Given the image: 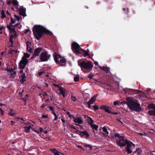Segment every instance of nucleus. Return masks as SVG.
<instances>
[{"label":"nucleus","instance_id":"f257e3e1","mask_svg":"<svg viewBox=\"0 0 155 155\" xmlns=\"http://www.w3.org/2000/svg\"><path fill=\"white\" fill-rule=\"evenodd\" d=\"M34 36L36 39L39 40L42 37L44 33L53 35V33L43 26L41 25H35L32 30Z\"/></svg>","mask_w":155,"mask_h":155},{"label":"nucleus","instance_id":"f03ea898","mask_svg":"<svg viewBox=\"0 0 155 155\" xmlns=\"http://www.w3.org/2000/svg\"><path fill=\"white\" fill-rule=\"evenodd\" d=\"M116 142L117 145L120 147L126 145V151L128 154L131 153H132L131 148H132V146L134 147L135 145L132 142L128 140L124 136L121 137L120 139H116Z\"/></svg>","mask_w":155,"mask_h":155},{"label":"nucleus","instance_id":"7ed1b4c3","mask_svg":"<svg viewBox=\"0 0 155 155\" xmlns=\"http://www.w3.org/2000/svg\"><path fill=\"white\" fill-rule=\"evenodd\" d=\"M78 65L81 67L82 70L84 73L89 72L93 67L92 64L90 62H86L84 61H78Z\"/></svg>","mask_w":155,"mask_h":155},{"label":"nucleus","instance_id":"20e7f679","mask_svg":"<svg viewBox=\"0 0 155 155\" xmlns=\"http://www.w3.org/2000/svg\"><path fill=\"white\" fill-rule=\"evenodd\" d=\"M53 55L55 62L60 66H63L66 64V61L65 59L60 55L54 52Z\"/></svg>","mask_w":155,"mask_h":155},{"label":"nucleus","instance_id":"39448f33","mask_svg":"<svg viewBox=\"0 0 155 155\" xmlns=\"http://www.w3.org/2000/svg\"><path fill=\"white\" fill-rule=\"evenodd\" d=\"M128 105L129 109L131 110L139 112L141 110L140 104L135 102L132 99Z\"/></svg>","mask_w":155,"mask_h":155},{"label":"nucleus","instance_id":"423d86ee","mask_svg":"<svg viewBox=\"0 0 155 155\" xmlns=\"http://www.w3.org/2000/svg\"><path fill=\"white\" fill-rule=\"evenodd\" d=\"M84 118L87 121L88 124L91 126L92 128L94 133L95 134L96 133H97V125L93 124L94 121L91 117L86 115L84 116Z\"/></svg>","mask_w":155,"mask_h":155},{"label":"nucleus","instance_id":"0eeeda50","mask_svg":"<svg viewBox=\"0 0 155 155\" xmlns=\"http://www.w3.org/2000/svg\"><path fill=\"white\" fill-rule=\"evenodd\" d=\"M51 55L48 54L47 51H42L39 56L40 59L41 61L45 62L48 61L50 58Z\"/></svg>","mask_w":155,"mask_h":155},{"label":"nucleus","instance_id":"6e6552de","mask_svg":"<svg viewBox=\"0 0 155 155\" xmlns=\"http://www.w3.org/2000/svg\"><path fill=\"white\" fill-rule=\"evenodd\" d=\"M80 46L77 43L74 42L71 44V49L75 53L77 54L82 53L81 51Z\"/></svg>","mask_w":155,"mask_h":155},{"label":"nucleus","instance_id":"1a4fd4ad","mask_svg":"<svg viewBox=\"0 0 155 155\" xmlns=\"http://www.w3.org/2000/svg\"><path fill=\"white\" fill-rule=\"evenodd\" d=\"M99 109L104 110L105 112L108 114H111L112 113V112L110 111L112 109L111 107L106 105H102L99 108L97 106V110Z\"/></svg>","mask_w":155,"mask_h":155},{"label":"nucleus","instance_id":"9d476101","mask_svg":"<svg viewBox=\"0 0 155 155\" xmlns=\"http://www.w3.org/2000/svg\"><path fill=\"white\" fill-rule=\"evenodd\" d=\"M28 62L27 59L24 58L20 61L19 64V68L21 69H24Z\"/></svg>","mask_w":155,"mask_h":155},{"label":"nucleus","instance_id":"9b49d317","mask_svg":"<svg viewBox=\"0 0 155 155\" xmlns=\"http://www.w3.org/2000/svg\"><path fill=\"white\" fill-rule=\"evenodd\" d=\"M43 50L42 48L41 47H38L35 48L34 51V53L33 54L32 58H35L37 56L39 55L40 52Z\"/></svg>","mask_w":155,"mask_h":155},{"label":"nucleus","instance_id":"f8f14e48","mask_svg":"<svg viewBox=\"0 0 155 155\" xmlns=\"http://www.w3.org/2000/svg\"><path fill=\"white\" fill-rule=\"evenodd\" d=\"M102 130L104 133L101 132L100 134L102 137L105 138L108 135L109 132L107 131V129L105 126H104L102 128Z\"/></svg>","mask_w":155,"mask_h":155},{"label":"nucleus","instance_id":"ddd939ff","mask_svg":"<svg viewBox=\"0 0 155 155\" xmlns=\"http://www.w3.org/2000/svg\"><path fill=\"white\" fill-rule=\"evenodd\" d=\"M26 9L25 8L21 6L20 7L19 10V13L20 15L25 17L26 16Z\"/></svg>","mask_w":155,"mask_h":155},{"label":"nucleus","instance_id":"4468645a","mask_svg":"<svg viewBox=\"0 0 155 155\" xmlns=\"http://www.w3.org/2000/svg\"><path fill=\"white\" fill-rule=\"evenodd\" d=\"M80 49L81 50V51L82 53H79V55H80V56H83L84 57L89 56V51L88 50H87V51H85L82 48H81Z\"/></svg>","mask_w":155,"mask_h":155},{"label":"nucleus","instance_id":"2eb2a0df","mask_svg":"<svg viewBox=\"0 0 155 155\" xmlns=\"http://www.w3.org/2000/svg\"><path fill=\"white\" fill-rule=\"evenodd\" d=\"M58 90L60 91V94L62 95L64 97L66 96L67 94V90L65 88L61 87Z\"/></svg>","mask_w":155,"mask_h":155},{"label":"nucleus","instance_id":"dca6fc26","mask_svg":"<svg viewBox=\"0 0 155 155\" xmlns=\"http://www.w3.org/2000/svg\"><path fill=\"white\" fill-rule=\"evenodd\" d=\"M80 135L81 137H84L86 139H88L90 137V135L86 131L81 132V133L80 134Z\"/></svg>","mask_w":155,"mask_h":155},{"label":"nucleus","instance_id":"f3484780","mask_svg":"<svg viewBox=\"0 0 155 155\" xmlns=\"http://www.w3.org/2000/svg\"><path fill=\"white\" fill-rule=\"evenodd\" d=\"M26 43L27 45L26 50H27V51H28V52L31 53L32 52L33 50L31 48V42H29V41H28L26 42Z\"/></svg>","mask_w":155,"mask_h":155},{"label":"nucleus","instance_id":"a211bd4d","mask_svg":"<svg viewBox=\"0 0 155 155\" xmlns=\"http://www.w3.org/2000/svg\"><path fill=\"white\" fill-rule=\"evenodd\" d=\"M26 77L25 76V74H21V76L19 77L20 81L21 82V84L24 83V82L26 81Z\"/></svg>","mask_w":155,"mask_h":155},{"label":"nucleus","instance_id":"6ab92c4d","mask_svg":"<svg viewBox=\"0 0 155 155\" xmlns=\"http://www.w3.org/2000/svg\"><path fill=\"white\" fill-rule=\"evenodd\" d=\"M74 121L76 123H78V124H82L83 123V121L81 120V117H77L74 119Z\"/></svg>","mask_w":155,"mask_h":155},{"label":"nucleus","instance_id":"aec40b11","mask_svg":"<svg viewBox=\"0 0 155 155\" xmlns=\"http://www.w3.org/2000/svg\"><path fill=\"white\" fill-rule=\"evenodd\" d=\"M97 96V94L95 95L93 97H92L90 100L88 102H87V104H93L94 102L95 101L96 99V96Z\"/></svg>","mask_w":155,"mask_h":155},{"label":"nucleus","instance_id":"412c9836","mask_svg":"<svg viewBox=\"0 0 155 155\" xmlns=\"http://www.w3.org/2000/svg\"><path fill=\"white\" fill-rule=\"evenodd\" d=\"M7 72H10V73H11V76L12 77H13L14 76H15L14 75H15L16 72L14 71L12 68L10 69H8L7 70Z\"/></svg>","mask_w":155,"mask_h":155},{"label":"nucleus","instance_id":"4be33fe9","mask_svg":"<svg viewBox=\"0 0 155 155\" xmlns=\"http://www.w3.org/2000/svg\"><path fill=\"white\" fill-rule=\"evenodd\" d=\"M8 30L10 31V32L11 33H16L15 29L14 28H12V26H9V25H7L6 26Z\"/></svg>","mask_w":155,"mask_h":155},{"label":"nucleus","instance_id":"5701e85b","mask_svg":"<svg viewBox=\"0 0 155 155\" xmlns=\"http://www.w3.org/2000/svg\"><path fill=\"white\" fill-rule=\"evenodd\" d=\"M127 101H124L122 102V103L124 104H127V107H128L129 104L130 103L131 99L130 97H128L126 99Z\"/></svg>","mask_w":155,"mask_h":155},{"label":"nucleus","instance_id":"b1692460","mask_svg":"<svg viewBox=\"0 0 155 155\" xmlns=\"http://www.w3.org/2000/svg\"><path fill=\"white\" fill-rule=\"evenodd\" d=\"M97 66L99 67L101 69V70H103V71H106L107 72H108L110 70V68L109 67H105L104 66H103L102 67H101L100 65H99L98 64V63L97 62Z\"/></svg>","mask_w":155,"mask_h":155},{"label":"nucleus","instance_id":"393cba45","mask_svg":"<svg viewBox=\"0 0 155 155\" xmlns=\"http://www.w3.org/2000/svg\"><path fill=\"white\" fill-rule=\"evenodd\" d=\"M25 131L26 133H29L30 132V129L31 128V126L29 125L27 127L25 126L24 127Z\"/></svg>","mask_w":155,"mask_h":155},{"label":"nucleus","instance_id":"a878e982","mask_svg":"<svg viewBox=\"0 0 155 155\" xmlns=\"http://www.w3.org/2000/svg\"><path fill=\"white\" fill-rule=\"evenodd\" d=\"M154 110H150L148 111V114L150 116H155V109Z\"/></svg>","mask_w":155,"mask_h":155},{"label":"nucleus","instance_id":"bb28decb","mask_svg":"<svg viewBox=\"0 0 155 155\" xmlns=\"http://www.w3.org/2000/svg\"><path fill=\"white\" fill-rule=\"evenodd\" d=\"M55 155H58V154L60 153L59 151L55 149H53L51 150Z\"/></svg>","mask_w":155,"mask_h":155},{"label":"nucleus","instance_id":"cd10ccee","mask_svg":"<svg viewBox=\"0 0 155 155\" xmlns=\"http://www.w3.org/2000/svg\"><path fill=\"white\" fill-rule=\"evenodd\" d=\"M12 3L15 6H18V3L17 0H13L12 1Z\"/></svg>","mask_w":155,"mask_h":155},{"label":"nucleus","instance_id":"c85d7f7f","mask_svg":"<svg viewBox=\"0 0 155 155\" xmlns=\"http://www.w3.org/2000/svg\"><path fill=\"white\" fill-rule=\"evenodd\" d=\"M30 54L28 53H25L24 54V56L22 58V59H23V58H24L26 59H27V58H28L30 57Z\"/></svg>","mask_w":155,"mask_h":155},{"label":"nucleus","instance_id":"c756f323","mask_svg":"<svg viewBox=\"0 0 155 155\" xmlns=\"http://www.w3.org/2000/svg\"><path fill=\"white\" fill-rule=\"evenodd\" d=\"M106 78H105V77H104L101 78V80L99 81H97V82H100L102 83L105 84L106 82Z\"/></svg>","mask_w":155,"mask_h":155},{"label":"nucleus","instance_id":"7c9ffc66","mask_svg":"<svg viewBox=\"0 0 155 155\" xmlns=\"http://www.w3.org/2000/svg\"><path fill=\"white\" fill-rule=\"evenodd\" d=\"M15 23V21L14 20L13 18L11 17V23L10 24V25H9V26H12V27H13V25H12Z\"/></svg>","mask_w":155,"mask_h":155},{"label":"nucleus","instance_id":"2f4dec72","mask_svg":"<svg viewBox=\"0 0 155 155\" xmlns=\"http://www.w3.org/2000/svg\"><path fill=\"white\" fill-rule=\"evenodd\" d=\"M114 136L115 137H118V139H120L122 137H123L124 136H121L120 135V134L118 133H116L114 134Z\"/></svg>","mask_w":155,"mask_h":155},{"label":"nucleus","instance_id":"473e14b6","mask_svg":"<svg viewBox=\"0 0 155 155\" xmlns=\"http://www.w3.org/2000/svg\"><path fill=\"white\" fill-rule=\"evenodd\" d=\"M14 16L16 18L18 21H19L20 20H22V18L21 17L18 16L16 15H14Z\"/></svg>","mask_w":155,"mask_h":155},{"label":"nucleus","instance_id":"72a5a7b5","mask_svg":"<svg viewBox=\"0 0 155 155\" xmlns=\"http://www.w3.org/2000/svg\"><path fill=\"white\" fill-rule=\"evenodd\" d=\"M1 18H3L5 17V15L4 13V10H2L1 12Z\"/></svg>","mask_w":155,"mask_h":155},{"label":"nucleus","instance_id":"f704fd0d","mask_svg":"<svg viewBox=\"0 0 155 155\" xmlns=\"http://www.w3.org/2000/svg\"><path fill=\"white\" fill-rule=\"evenodd\" d=\"M80 79L79 76V75H78L74 77V81L75 82H77Z\"/></svg>","mask_w":155,"mask_h":155},{"label":"nucleus","instance_id":"c9c22d12","mask_svg":"<svg viewBox=\"0 0 155 155\" xmlns=\"http://www.w3.org/2000/svg\"><path fill=\"white\" fill-rule=\"evenodd\" d=\"M16 114L15 113H12V112H9L8 113V116H13L14 115H15Z\"/></svg>","mask_w":155,"mask_h":155},{"label":"nucleus","instance_id":"e433bc0d","mask_svg":"<svg viewBox=\"0 0 155 155\" xmlns=\"http://www.w3.org/2000/svg\"><path fill=\"white\" fill-rule=\"evenodd\" d=\"M13 39H12L11 38L9 39V42L11 43V45H10V47H12V45L13 44Z\"/></svg>","mask_w":155,"mask_h":155},{"label":"nucleus","instance_id":"4c0bfd02","mask_svg":"<svg viewBox=\"0 0 155 155\" xmlns=\"http://www.w3.org/2000/svg\"><path fill=\"white\" fill-rule=\"evenodd\" d=\"M120 102H118V101H114V104L115 105H120V104H119Z\"/></svg>","mask_w":155,"mask_h":155},{"label":"nucleus","instance_id":"58836bf2","mask_svg":"<svg viewBox=\"0 0 155 155\" xmlns=\"http://www.w3.org/2000/svg\"><path fill=\"white\" fill-rule=\"evenodd\" d=\"M71 98L72 100L74 101H75L76 100V99L75 97L72 96L71 97Z\"/></svg>","mask_w":155,"mask_h":155},{"label":"nucleus","instance_id":"ea45409f","mask_svg":"<svg viewBox=\"0 0 155 155\" xmlns=\"http://www.w3.org/2000/svg\"><path fill=\"white\" fill-rule=\"evenodd\" d=\"M4 111L1 108H0V113L1 116L4 114Z\"/></svg>","mask_w":155,"mask_h":155},{"label":"nucleus","instance_id":"a19ab883","mask_svg":"<svg viewBox=\"0 0 155 155\" xmlns=\"http://www.w3.org/2000/svg\"><path fill=\"white\" fill-rule=\"evenodd\" d=\"M5 28V27H4V28L3 26L0 27V34H2V30L3 29H4Z\"/></svg>","mask_w":155,"mask_h":155},{"label":"nucleus","instance_id":"79ce46f5","mask_svg":"<svg viewBox=\"0 0 155 155\" xmlns=\"http://www.w3.org/2000/svg\"><path fill=\"white\" fill-rule=\"evenodd\" d=\"M53 84L54 86L57 87L59 89L60 88H61V86H60V84L57 85L54 84Z\"/></svg>","mask_w":155,"mask_h":155},{"label":"nucleus","instance_id":"37998d69","mask_svg":"<svg viewBox=\"0 0 155 155\" xmlns=\"http://www.w3.org/2000/svg\"><path fill=\"white\" fill-rule=\"evenodd\" d=\"M48 117V116L47 115H43L41 116V117L42 118H47Z\"/></svg>","mask_w":155,"mask_h":155},{"label":"nucleus","instance_id":"c03bdc74","mask_svg":"<svg viewBox=\"0 0 155 155\" xmlns=\"http://www.w3.org/2000/svg\"><path fill=\"white\" fill-rule=\"evenodd\" d=\"M75 133L80 135V134L81 133V132L79 131L78 130H77L75 131Z\"/></svg>","mask_w":155,"mask_h":155},{"label":"nucleus","instance_id":"a18cd8bd","mask_svg":"<svg viewBox=\"0 0 155 155\" xmlns=\"http://www.w3.org/2000/svg\"><path fill=\"white\" fill-rule=\"evenodd\" d=\"M139 150V149H137L136 150L134 151L133 152V153L134 154L135 153H137L138 154H139V152H138V151Z\"/></svg>","mask_w":155,"mask_h":155},{"label":"nucleus","instance_id":"49530a36","mask_svg":"<svg viewBox=\"0 0 155 155\" xmlns=\"http://www.w3.org/2000/svg\"><path fill=\"white\" fill-rule=\"evenodd\" d=\"M48 108L51 111L54 110V107H53L50 106V107H49Z\"/></svg>","mask_w":155,"mask_h":155},{"label":"nucleus","instance_id":"de8ad7c7","mask_svg":"<svg viewBox=\"0 0 155 155\" xmlns=\"http://www.w3.org/2000/svg\"><path fill=\"white\" fill-rule=\"evenodd\" d=\"M70 127H71V128H72V129H76V128L74 125H72V124H70Z\"/></svg>","mask_w":155,"mask_h":155},{"label":"nucleus","instance_id":"09e8293b","mask_svg":"<svg viewBox=\"0 0 155 155\" xmlns=\"http://www.w3.org/2000/svg\"><path fill=\"white\" fill-rule=\"evenodd\" d=\"M20 24V22L18 23L17 24H15V25H13V27H17Z\"/></svg>","mask_w":155,"mask_h":155},{"label":"nucleus","instance_id":"8fccbe9b","mask_svg":"<svg viewBox=\"0 0 155 155\" xmlns=\"http://www.w3.org/2000/svg\"><path fill=\"white\" fill-rule=\"evenodd\" d=\"M44 73L43 71H40V72H39L38 73V75L39 76H41Z\"/></svg>","mask_w":155,"mask_h":155},{"label":"nucleus","instance_id":"3c124183","mask_svg":"<svg viewBox=\"0 0 155 155\" xmlns=\"http://www.w3.org/2000/svg\"><path fill=\"white\" fill-rule=\"evenodd\" d=\"M66 113L67 115H68L69 116V117H71V113H70V112H69V111H67Z\"/></svg>","mask_w":155,"mask_h":155},{"label":"nucleus","instance_id":"603ef678","mask_svg":"<svg viewBox=\"0 0 155 155\" xmlns=\"http://www.w3.org/2000/svg\"><path fill=\"white\" fill-rule=\"evenodd\" d=\"M54 117H55V118L54 119V120H53V121H54L55 120H57L58 119V117L57 115H56V116H54Z\"/></svg>","mask_w":155,"mask_h":155},{"label":"nucleus","instance_id":"864d4df0","mask_svg":"<svg viewBox=\"0 0 155 155\" xmlns=\"http://www.w3.org/2000/svg\"><path fill=\"white\" fill-rule=\"evenodd\" d=\"M12 3V2L11 1H8L7 2V4L9 5H10L11 3Z\"/></svg>","mask_w":155,"mask_h":155},{"label":"nucleus","instance_id":"5fc2aeb1","mask_svg":"<svg viewBox=\"0 0 155 155\" xmlns=\"http://www.w3.org/2000/svg\"><path fill=\"white\" fill-rule=\"evenodd\" d=\"M47 106V105L46 104H43L41 106V108H44L45 107Z\"/></svg>","mask_w":155,"mask_h":155},{"label":"nucleus","instance_id":"6e6d98bb","mask_svg":"<svg viewBox=\"0 0 155 155\" xmlns=\"http://www.w3.org/2000/svg\"><path fill=\"white\" fill-rule=\"evenodd\" d=\"M85 146L88 147L90 148L91 149L92 148V147H91V145H90V144H86L85 145Z\"/></svg>","mask_w":155,"mask_h":155},{"label":"nucleus","instance_id":"4d7b16f0","mask_svg":"<svg viewBox=\"0 0 155 155\" xmlns=\"http://www.w3.org/2000/svg\"><path fill=\"white\" fill-rule=\"evenodd\" d=\"M93 107L95 111L97 110V105H95Z\"/></svg>","mask_w":155,"mask_h":155},{"label":"nucleus","instance_id":"13d9d810","mask_svg":"<svg viewBox=\"0 0 155 155\" xmlns=\"http://www.w3.org/2000/svg\"><path fill=\"white\" fill-rule=\"evenodd\" d=\"M30 31V30L28 29H27L26 30L25 33V34H27V33L28 32Z\"/></svg>","mask_w":155,"mask_h":155},{"label":"nucleus","instance_id":"bf43d9fd","mask_svg":"<svg viewBox=\"0 0 155 155\" xmlns=\"http://www.w3.org/2000/svg\"><path fill=\"white\" fill-rule=\"evenodd\" d=\"M39 131L40 132V133L41 132L43 131V128L42 127H40V128H39Z\"/></svg>","mask_w":155,"mask_h":155},{"label":"nucleus","instance_id":"052dcab7","mask_svg":"<svg viewBox=\"0 0 155 155\" xmlns=\"http://www.w3.org/2000/svg\"><path fill=\"white\" fill-rule=\"evenodd\" d=\"M111 114H112L114 115H117L118 114V112H112V113H111Z\"/></svg>","mask_w":155,"mask_h":155},{"label":"nucleus","instance_id":"680f3d73","mask_svg":"<svg viewBox=\"0 0 155 155\" xmlns=\"http://www.w3.org/2000/svg\"><path fill=\"white\" fill-rule=\"evenodd\" d=\"M51 113L53 114L54 115V116H56V114L55 113L54 110H53V111H51Z\"/></svg>","mask_w":155,"mask_h":155},{"label":"nucleus","instance_id":"e2e57ef3","mask_svg":"<svg viewBox=\"0 0 155 155\" xmlns=\"http://www.w3.org/2000/svg\"><path fill=\"white\" fill-rule=\"evenodd\" d=\"M14 37V35H10V38H11L12 39H13Z\"/></svg>","mask_w":155,"mask_h":155},{"label":"nucleus","instance_id":"0e129e2a","mask_svg":"<svg viewBox=\"0 0 155 155\" xmlns=\"http://www.w3.org/2000/svg\"><path fill=\"white\" fill-rule=\"evenodd\" d=\"M20 73L21 74H22L23 73H23V69H21V70L20 71Z\"/></svg>","mask_w":155,"mask_h":155},{"label":"nucleus","instance_id":"69168bd1","mask_svg":"<svg viewBox=\"0 0 155 155\" xmlns=\"http://www.w3.org/2000/svg\"><path fill=\"white\" fill-rule=\"evenodd\" d=\"M6 14H7V15H11L10 13H9V12H8V11H7L6 12Z\"/></svg>","mask_w":155,"mask_h":155},{"label":"nucleus","instance_id":"338daca9","mask_svg":"<svg viewBox=\"0 0 155 155\" xmlns=\"http://www.w3.org/2000/svg\"><path fill=\"white\" fill-rule=\"evenodd\" d=\"M79 127H80V129H83V127L81 125H79Z\"/></svg>","mask_w":155,"mask_h":155},{"label":"nucleus","instance_id":"774afa93","mask_svg":"<svg viewBox=\"0 0 155 155\" xmlns=\"http://www.w3.org/2000/svg\"><path fill=\"white\" fill-rule=\"evenodd\" d=\"M61 121H62V122L64 123H65V120H64V119H61Z\"/></svg>","mask_w":155,"mask_h":155}]
</instances>
